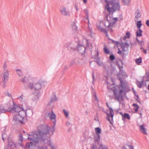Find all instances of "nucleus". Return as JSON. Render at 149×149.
Returning <instances> with one entry per match:
<instances>
[{
  "mask_svg": "<svg viewBox=\"0 0 149 149\" xmlns=\"http://www.w3.org/2000/svg\"><path fill=\"white\" fill-rule=\"evenodd\" d=\"M131 0H122L123 3L126 6H129L131 4Z\"/></svg>",
  "mask_w": 149,
  "mask_h": 149,
  "instance_id": "5701e85b",
  "label": "nucleus"
},
{
  "mask_svg": "<svg viewBox=\"0 0 149 149\" xmlns=\"http://www.w3.org/2000/svg\"><path fill=\"white\" fill-rule=\"evenodd\" d=\"M120 91L119 92L114 91H113L114 99L117 101H120L123 98L122 93L124 92H127L128 91L127 87L125 83L122 82L121 83L119 88Z\"/></svg>",
  "mask_w": 149,
  "mask_h": 149,
  "instance_id": "20e7f679",
  "label": "nucleus"
},
{
  "mask_svg": "<svg viewBox=\"0 0 149 149\" xmlns=\"http://www.w3.org/2000/svg\"><path fill=\"white\" fill-rule=\"evenodd\" d=\"M17 99L20 100L22 102L24 100V95L23 94H22L19 97H18Z\"/></svg>",
  "mask_w": 149,
  "mask_h": 149,
  "instance_id": "72a5a7b5",
  "label": "nucleus"
},
{
  "mask_svg": "<svg viewBox=\"0 0 149 149\" xmlns=\"http://www.w3.org/2000/svg\"><path fill=\"white\" fill-rule=\"evenodd\" d=\"M75 8L76 9V11H77L78 10V7L76 5H75Z\"/></svg>",
  "mask_w": 149,
  "mask_h": 149,
  "instance_id": "052dcab7",
  "label": "nucleus"
},
{
  "mask_svg": "<svg viewBox=\"0 0 149 149\" xmlns=\"http://www.w3.org/2000/svg\"><path fill=\"white\" fill-rule=\"evenodd\" d=\"M8 144L5 146V149H13L15 146V144L13 140L10 138H8Z\"/></svg>",
  "mask_w": 149,
  "mask_h": 149,
  "instance_id": "6e6552de",
  "label": "nucleus"
},
{
  "mask_svg": "<svg viewBox=\"0 0 149 149\" xmlns=\"http://www.w3.org/2000/svg\"><path fill=\"white\" fill-rule=\"evenodd\" d=\"M139 127L140 131L144 134L147 135V133L146 131V129L145 128L144 126L143 125H140Z\"/></svg>",
  "mask_w": 149,
  "mask_h": 149,
  "instance_id": "f8f14e48",
  "label": "nucleus"
},
{
  "mask_svg": "<svg viewBox=\"0 0 149 149\" xmlns=\"http://www.w3.org/2000/svg\"><path fill=\"white\" fill-rule=\"evenodd\" d=\"M7 80H5V81H3V88H5L6 86V83L7 81Z\"/></svg>",
  "mask_w": 149,
  "mask_h": 149,
  "instance_id": "de8ad7c7",
  "label": "nucleus"
},
{
  "mask_svg": "<svg viewBox=\"0 0 149 149\" xmlns=\"http://www.w3.org/2000/svg\"><path fill=\"white\" fill-rule=\"evenodd\" d=\"M118 52L117 53L118 54H120L121 53V51L118 48Z\"/></svg>",
  "mask_w": 149,
  "mask_h": 149,
  "instance_id": "680f3d73",
  "label": "nucleus"
},
{
  "mask_svg": "<svg viewBox=\"0 0 149 149\" xmlns=\"http://www.w3.org/2000/svg\"><path fill=\"white\" fill-rule=\"evenodd\" d=\"M92 78H93V81H92V83L93 84L94 83V80H95V76H94V74L93 73V72L92 74Z\"/></svg>",
  "mask_w": 149,
  "mask_h": 149,
  "instance_id": "8fccbe9b",
  "label": "nucleus"
},
{
  "mask_svg": "<svg viewBox=\"0 0 149 149\" xmlns=\"http://www.w3.org/2000/svg\"><path fill=\"white\" fill-rule=\"evenodd\" d=\"M127 119L128 120H130V118L128 113H125L123 114V120L124 119Z\"/></svg>",
  "mask_w": 149,
  "mask_h": 149,
  "instance_id": "393cba45",
  "label": "nucleus"
},
{
  "mask_svg": "<svg viewBox=\"0 0 149 149\" xmlns=\"http://www.w3.org/2000/svg\"><path fill=\"white\" fill-rule=\"evenodd\" d=\"M77 48L78 51L79 53L81 54H83L85 52L86 48L84 46L79 45L78 44Z\"/></svg>",
  "mask_w": 149,
  "mask_h": 149,
  "instance_id": "9d476101",
  "label": "nucleus"
},
{
  "mask_svg": "<svg viewBox=\"0 0 149 149\" xmlns=\"http://www.w3.org/2000/svg\"><path fill=\"white\" fill-rule=\"evenodd\" d=\"M113 25V24L110 22L107 19L104 23V26L109 28H110V27L111 26Z\"/></svg>",
  "mask_w": 149,
  "mask_h": 149,
  "instance_id": "a211bd4d",
  "label": "nucleus"
},
{
  "mask_svg": "<svg viewBox=\"0 0 149 149\" xmlns=\"http://www.w3.org/2000/svg\"><path fill=\"white\" fill-rule=\"evenodd\" d=\"M48 115L49 116L51 120H54V125L52 127H50L47 125H40L38 127V129L41 130L44 133H45L47 136L48 134L51 136L52 135L55 131V126L56 124V116L52 111L51 112H49Z\"/></svg>",
  "mask_w": 149,
  "mask_h": 149,
  "instance_id": "f03ea898",
  "label": "nucleus"
},
{
  "mask_svg": "<svg viewBox=\"0 0 149 149\" xmlns=\"http://www.w3.org/2000/svg\"><path fill=\"white\" fill-rule=\"evenodd\" d=\"M99 149H108L107 147L104 145L101 144L99 146Z\"/></svg>",
  "mask_w": 149,
  "mask_h": 149,
  "instance_id": "f704fd0d",
  "label": "nucleus"
},
{
  "mask_svg": "<svg viewBox=\"0 0 149 149\" xmlns=\"http://www.w3.org/2000/svg\"><path fill=\"white\" fill-rule=\"evenodd\" d=\"M22 136V134H20L19 136V139L20 141L21 142H22L23 141Z\"/></svg>",
  "mask_w": 149,
  "mask_h": 149,
  "instance_id": "37998d69",
  "label": "nucleus"
},
{
  "mask_svg": "<svg viewBox=\"0 0 149 149\" xmlns=\"http://www.w3.org/2000/svg\"><path fill=\"white\" fill-rule=\"evenodd\" d=\"M104 52L107 54H109V50L106 47L104 48Z\"/></svg>",
  "mask_w": 149,
  "mask_h": 149,
  "instance_id": "e433bc0d",
  "label": "nucleus"
},
{
  "mask_svg": "<svg viewBox=\"0 0 149 149\" xmlns=\"http://www.w3.org/2000/svg\"><path fill=\"white\" fill-rule=\"evenodd\" d=\"M100 135H97L96 136H95L94 139V141L95 142H97V143L100 140Z\"/></svg>",
  "mask_w": 149,
  "mask_h": 149,
  "instance_id": "bb28decb",
  "label": "nucleus"
},
{
  "mask_svg": "<svg viewBox=\"0 0 149 149\" xmlns=\"http://www.w3.org/2000/svg\"><path fill=\"white\" fill-rule=\"evenodd\" d=\"M97 56L95 57L94 58V61L96 63L100 66L103 65V62L100 61V58L98 57L99 54L98 52H97Z\"/></svg>",
  "mask_w": 149,
  "mask_h": 149,
  "instance_id": "9b49d317",
  "label": "nucleus"
},
{
  "mask_svg": "<svg viewBox=\"0 0 149 149\" xmlns=\"http://www.w3.org/2000/svg\"><path fill=\"white\" fill-rule=\"evenodd\" d=\"M143 42V40H141V41H138V42L141 45H142V43Z\"/></svg>",
  "mask_w": 149,
  "mask_h": 149,
  "instance_id": "603ef678",
  "label": "nucleus"
},
{
  "mask_svg": "<svg viewBox=\"0 0 149 149\" xmlns=\"http://www.w3.org/2000/svg\"><path fill=\"white\" fill-rule=\"evenodd\" d=\"M144 83V80L143 79L141 81H139L136 80V84L138 86L139 88H141L142 87V85Z\"/></svg>",
  "mask_w": 149,
  "mask_h": 149,
  "instance_id": "6ab92c4d",
  "label": "nucleus"
},
{
  "mask_svg": "<svg viewBox=\"0 0 149 149\" xmlns=\"http://www.w3.org/2000/svg\"><path fill=\"white\" fill-rule=\"evenodd\" d=\"M29 86L31 89H33L34 88L33 84L32 83H29Z\"/></svg>",
  "mask_w": 149,
  "mask_h": 149,
  "instance_id": "ea45409f",
  "label": "nucleus"
},
{
  "mask_svg": "<svg viewBox=\"0 0 149 149\" xmlns=\"http://www.w3.org/2000/svg\"><path fill=\"white\" fill-rule=\"evenodd\" d=\"M28 135L30 136L28 139L31 140V141L26 143V149H34L39 143L42 142L50 146L52 149L54 148V147L51 143L50 139L47 138L46 134L44 133L41 130L38 129V131L32 132L31 134Z\"/></svg>",
  "mask_w": 149,
  "mask_h": 149,
  "instance_id": "f257e3e1",
  "label": "nucleus"
},
{
  "mask_svg": "<svg viewBox=\"0 0 149 149\" xmlns=\"http://www.w3.org/2000/svg\"><path fill=\"white\" fill-rule=\"evenodd\" d=\"M143 52L145 53V54H146L147 53V51L145 49H143Z\"/></svg>",
  "mask_w": 149,
  "mask_h": 149,
  "instance_id": "e2e57ef3",
  "label": "nucleus"
},
{
  "mask_svg": "<svg viewBox=\"0 0 149 149\" xmlns=\"http://www.w3.org/2000/svg\"><path fill=\"white\" fill-rule=\"evenodd\" d=\"M97 27L99 31L104 32L106 34L107 36V32L106 29L102 28L100 25H97Z\"/></svg>",
  "mask_w": 149,
  "mask_h": 149,
  "instance_id": "f3484780",
  "label": "nucleus"
},
{
  "mask_svg": "<svg viewBox=\"0 0 149 149\" xmlns=\"http://www.w3.org/2000/svg\"><path fill=\"white\" fill-rule=\"evenodd\" d=\"M3 81H5V80H8L9 75V72L8 71H3Z\"/></svg>",
  "mask_w": 149,
  "mask_h": 149,
  "instance_id": "ddd939ff",
  "label": "nucleus"
},
{
  "mask_svg": "<svg viewBox=\"0 0 149 149\" xmlns=\"http://www.w3.org/2000/svg\"><path fill=\"white\" fill-rule=\"evenodd\" d=\"M95 131L97 135H100L101 132V128L99 127L95 128Z\"/></svg>",
  "mask_w": 149,
  "mask_h": 149,
  "instance_id": "a878e982",
  "label": "nucleus"
},
{
  "mask_svg": "<svg viewBox=\"0 0 149 149\" xmlns=\"http://www.w3.org/2000/svg\"><path fill=\"white\" fill-rule=\"evenodd\" d=\"M118 66L119 69L120 73H121L122 75H125L126 74L125 72L121 69V68H123V66H120V65H118Z\"/></svg>",
  "mask_w": 149,
  "mask_h": 149,
  "instance_id": "cd10ccee",
  "label": "nucleus"
},
{
  "mask_svg": "<svg viewBox=\"0 0 149 149\" xmlns=\"http://www.w3.org/2000/svg\"><path fill=\"white\" fill-rule=\"evenodd\" d=\"M63 112L65 116L66 117H68L69 114L68 112L66 111L65 109H63Z\"/></svg>",
  "mask_w": 149,
  "mask_h": 149,
  "instance_id": "c9c22d12",
  "label": "nucleus"
},
{
  "mask_svg": "<svg viewBox=\"0 0 149 149\" xmlns=\"http://www.w3.org/2000/svg\"><path fill=\"white\" fill-rule=\"evenodd\" d=\"M127 146H128L129 148L130 149L133 148V147L131 145H128Z\"/></svg>",
  "mask_w": 149,
  "mask_h": 149,
  "instance_id": "13d9d810",
  "label": "nucleus"
},
{
  "mask_svg": "<svg viewBox=\"0 0 149 149\" xmlns=\"http://www.w3.org/2000/svg\"><path fill=\"white\" fill-rule=\"evenodd\" d=\"M132 106L135 107L134 108V109L135 111V112L138 111V109L139 108L138 105L136 104L133 103L132 104Z\"/></svg>",
  "mask_w": 149,
  "mask_h": 149,
  "instance_id": "c85d7f7f",
  "label": "nucleus"
},
{
  "mask_svg": "<svg viewBox=\"0 0 149 149\" xmlns=\"http://www.w3.org/2000/svg\"><path fill=\"white\" fill-rule=\"evenodd\" d=\"M112 42L113 43L115 44H117V45L118 44V42L114 41V40H112Z\"/></svg>",
  "mask_w": 149,
  "mask_h": 149,
  "instance_id": "864d4df0",
  "label": "nucleus"
},
{
  "mask_svg": "<svg viewBox=\"0 0 149 149\" xmlns=\"http://www.w3.org/2000/svg\"><path fill=\"white\" fill-rule=\"evenodd\" d=\"M125 44L127 47H128L129 46V45L128 44V43L127 42H125Z\"/></svg>",
  "mask_w": 149,
  "mask_h": 149,
  "instance_id": "bf43d9fd",
  "label": "nucleus"
},
{
  "mask_svg": "<svg viewBox=\"0 0 149 149\" xmlns=\"http://www.w3.org/2000/svg\"><path fill=\"white\" fill-rule=\"evenodd\" d=\"M137 27L138 29L141 28L142 24H141V20L138 21L136 23Z\"/></svg>",
  "mask_w": 149,
  "mask_h": 149,
  "instance_id": "2f4dec72",
  "label": "nucleus"
},
{
  "mask_svg": "<svg viewBox=\"0 0 149 149\" xmlns=\"http://www.w3.org/2000/svg\"><path fill=\"white\" fill-rule=\"evenodd\" d=\"M21 81L24 84H25L27 83V81H26L25 79V77H24L23 78H22L21 79Z\"/></svg>",
  "mask_w": 149,
  "mask_h": 149,
  "instance_id": "4c0bfd02",
  "label": "nucleus"
},
{
  "mask_svg": "<svg viewBox=\"0 0 149 149\" xmlns=\"http://www.w3.org/2000/svg\"><path fill=\"white\" fill-rule=\"evenodd\" d=\"M60 11L61 14L63 16H69L70 15L69 11L67 10L65 7H63L61 8Z\"/></svg>",
  "mask_w": 149,
  "mask_h": 149,
  "instance_id": "1a4fd4ad",
  "label": "nucleus"
},
{
  "mask_svg": "<svg viewBox=\"0 0 149 149\" xmlns=\"http://www.w3.org/2000/svg\"><path fill=\"white\" fill-rule=\"evenodd\" d=\"M146 81H149V72H146Z\"/></svg>",
  "mask_w": 149,
  "mask_h": 149,
  "instance_id": "58836bf2",
  "label": "nucleus"
},
{
  "mask_svg": "<svg viewBox=\"0 0 149 149\" xmlns=\"http://www.w3.org/2000/svg\"><path fill=\"white\" fill-rule=\"evenodd\" d=\"M75 63V62L73 60L72 61L70 64V66H72Z\"/></svg>",
  "mask_w": 149,
  "mask_h": 149,
  "instance_id": "49530a36",
  "label": "nucleus"
},
{
  "mask_svg": "<svg viewBox=\"0 0 149 149\" xmlns=\"http://www.w3.org/2000/svg\"><path fill=\"white\" fill-rule=\"evenodd\" d=\"M105 70L108 74L111 70V67L109 64H105L104 65Z\"/></svg>",
  "mask_w": 149,
  "mask_h": 149,
  "instance_id": "dca6fc26",
  "label": "nucleus"
},
{
  "mask_svg": "<svg viewBox=\"0 0 149 149\" xmlns=\"http://www.w3.org/2000/svg\"><path fill=\"white\" fill-rule=\"evenodd\" d=\"M5 95L8 96V97L12 98V96L11 94H10L9 92L8 91L6 92L5 93Z\"/></svg>",
  "mask_w": 149,
  "mask_h": 149,
  "instance_id": "79ce46f5",
  "label": "nucleus"
},
{
  "mask_svg": "<svg viewBox=\"0 0 149 149\" xmlns=\"http://www.w3.org/2000/svg\"><path fill=\"white\" fill-rule=\"evenodd\" d=\"M106 104L107 106L109 108V113H107V119L109 122L111 124H112V122L111 121L110 119V117H111V120L112 121L113 120V117L114 114V112L112 108L110 107L107 103Z\"/></svg>",
  "mask_w": 149,
  "mask_h": 149,
  "instance_id": "0eeeda50",
  "label": "nucleus"
},
{
  "mask_svg": "<svg viewBox=\"0 0 149 149\" xmlns=\"http://www.w3.org/2000/svg\"><path fill=\"white\" fill-rule=\"evenodd\" d=\"M93 95L94 97H95V100H97V101H98V100L95 93H94V94H93Z\"/></svg>",
  "mask_w": 149,
  "mask_h": 149,
  "instance_id": "3c124183",
  "label": "nucleus"
},
{
  "mask_svg": "<svg viewBox=\"0 0 149 149\" xmlns=\"http://www.w3.org/2000/svg\"><path fill=\"white\" fill-rule=\"evenodd\" d=\"M38 149H48L46 147H39Z\"/></svg>",
  "mask_w": 149,
  "mask_h": 149,
  "instance_id": "5fc2aeb1",
  "label": "nucleus"
},
{
  "mask_svg": "<svg viewBox=\"0 0 149 149\" xmlns=\"http://www.w3.org/2000/svg\"><path fill=\"white\" fill-rule=\"evenodd\" d=\"M119 113H120L122 115V117H123V113L121 112H120Z\"/></svg>",
  "mask_w": 149,
  "mask_h": 149,
  "instance_id": "338daca9",
  "label": "nucleus"
},
{
  "mask_svg": "<svg viewBox=\"0 0 149 149\" xmlns=\"http://www.w3.org/2000/svg\"><path fill=\"white\" fill-rule=\"evenodd\" d=\"M142 31L140 29H139L136 32V37H140L142 36Z\"/></svg>",
  "mask_w": 149,
  "mask_h": 149,
  "instance_id": "aec40b11",
  "label": "nucleus"
},
{
  "mask_svg": "<svg viewBox=\"0 0 149 149\" xmlns=\"http://www.w3.org/2000/svg\"><path fill=\"white\" fill-rule=\"evenodd\" d=\"M6 107L8 108L7 109H5L3 106L2 105L0 106V114L1 113H5L6 111L12 112L13 111H14L16 112H18L21 111L22 110H23L19 104H16L13 101V104L11 106H7Z\"/></svg>",
  "mask_w": 149,
  "mask_h": 149,
  "instance_id": "7ed1b4c3",
  "label": "nucleus"
},
{
  "mask_svg": "<svg viewBox=\"0 0 149 149\" xmlns=\"http://www.w3.org/2000/svg\"><path fill=\"white\" fill-rule=\"evenodd\" d=\"M91 149H97V148L95 145L93 144L91 147Z\"/></svg>",
  "mask_w": 149,
  "mask_h": 149,
  "instance_id": "09e8293b",
  "label": "nucleus"
},
{
  "mask_svg": "<svg viewBox=\"0 0 149 149\" xmlns=\"http://www.w3.org/2000/svg\"><path fill=\"white\" fill-rule=\"evenodd\" d=\"M84 11L86 13V19L88 21V24H89V21L88 18V10L86 9H85L84 10Z\"/></svg>",
  "mask_w": 149,
  "mask_h": 149,
  "instance_id": "c756f323",
  "label": "nucleus"
},
{
  "mask_svg": "<svg viewBox=\"0 0 149 149\" xmlns=\"http://www.w3.org/2000/svg\"><path fill=\"white\" fill-rule=\"evenodd\" d=\"M127 38L126 36H124L123 38V39L124 40H125Z\"/></svg>",
  "mask_w": 149,
  "mask_h": 149,
  "instance_id": "774afa93",
  "label": "nucleus"
},
{
  "mask_svg": "<svg viewBox=\"0 0 149 149\" xmlns=\"http://www.w3.org/2000/svg\"><path fill=\"white\" fill-rule=\"evenodd\" d=\"M57 100V98L56 97V95H54L53 97H52L51 98V100L49 102L48 104V105H50V104L53 103L54 102L56 101Z\"/></svg>",
  "mask_w": 149,
  "mask_h": 149,
  "instance_id": "412c9836",
  "label": "nucleus"
},
{
  "mask_svg": "<svg viewBox=\"0 0 149 149\" xmlns=\"http://www.w3.org/2000/svg\"><path fill=\"white\" fill-rule=\"evenodd\" d=\"M15 70L19 76L21 77L22 75L23 72L21 69H16Z\"/></svg>",
  "mask_w": 149,
  "mask_h": 149,
  "instance_id": "b1692460",
  "label": "nucleus"
},
{
  "mask_svg": "<svg viewBox=\"0 0 149 149\" xmlns=\"http://www.w3.org/2000/svg\"><path fill=\"white\" fill-rule=\"evenodd\" d=\"M114 19L115 20V22H113V24L115 23L116 22V21L118 20V19L117 18H114Z\"/></svg>",
  "mask_w": 149,
  "mask_h": 149,
  "instance_id": "0e129e2a",
  "label": "nucleus"
},
{
  "mask_svg": "<svg viewBox=\"0 0 149 149\" xmlns=\"http://www.w3.org/2000/svg\"><path fill=\"white\" fill-rule=\"evenodd\" d=\"M146 24L148 26H149V20H146Z\"/></svg>",
  "mask_w": 149,
  "mask_h": 149,
  "instance_id": "6e6d98bb",
  "label": "nucleus"
},
{
  "mask_svg": "<svg viewBox=\"0 0 149 149\" xmlns=\"http://www.w3.org/2000/svg\"><path fill=\"white\" fill-rule=\"evenodd\" d=\"M135 62L137 64L140 65L142 62L141 58L139 57L138 58H136L135 60Z\"/></svg>",
  "mask_w": 149,
  "mask_h": 149,
  "instance_id": "7c9ffc66",
  "label": "nucleus"
},
{
  "mask_svg": "<svg viewBox=\"0 0 149 149\" xmlns=\"http://www.w3.org/2000/svg\"><path fill=\"white\" fill-rule=\"evenodd\" d=\"M76 21H74L71 24V26L72 29L73 30H75L76 31L77 29V27L76 25Z\"/></svg>",
  "mask_w": 149,
  "mask_h": 149,
  "instance_id": "4be33fe9",
  "label": "nucleus"
},
{
  "mask_svg": "<svg viewBox=\"0 0 149 149\" xmlns=\"http://www.w3.org/2000/svg\"><path fill=\"white\" fill-rule=\"evenodd\" d=\"M42 87L40 83L39 82L35 84L34 88L36 91H39L40 90Z\"/></svg>",
  "mask_w": 149,
  "mask_h": 149,
  "instance_id": "2eb2a0df",
  "label": "nucleus"
},
{
  "mask_svg": "<svg viewBox=\"0 0 149 149\" xmlns=\"http://www.w3.org/2000/svg\"><path fill=\"white\" fill-rule=\"evenodd\" d=\"M109 59L111 61H113L115 59V57L113 55H111L109 56Z\"/></svg>",
  "mask_w": 149,
  "mask_h": 149,
  "instance_id": "a19ab883",
  "label": "nucleus"
},
{
  "mask_svg": "<svg viewBox=\"0 0 149 149\" xmlns=\"http://www.w3.org/2000/svg\"><path fill=\"white\" fill-rule=\"evenodd\" d=\"M126 36L127 38H129L130 37V33L129 32H127L126 33L125 36Z\"/></svg>",
  "mask_w": 149,
  "mask_h": 149,
  "instance_id": "a18cd8bd",
  "label": "nucleus"
},
{
  "mask_svg": "<svg viewBox=\"0 0 149 149\" xmlns=\"http://www.w3.org/2000/svg\"><path fill=\"white\" fill-rule=\"evenodd\" d=\"M70 125V123L68 122H67L66 123V125L67 126H69Z\"/></svg>",
  "mask_w": 149,
  "mask_h": 149,
  "instance_id": "4d7b16f0",
  "label": "nucleus"
},
{
  "mask_svg": "<svg viewBox=\"0 0 149 149\" xmlns=\"http://www.w3.org/2000/svg\"><path fill=\"white\" fill-rule=\"evenodd\" d=\"M23 110H22L21 111L18 112L19 114L15 115L13 117V121L16 124H22L24 123L23 121L24 117L23 116H21L20 115L21 112H23L25 114L26 116L27 115V113L28 111L27 110H25L22 107Z\"/></svg>",
  "mask_w": 149,
  "mask_h": 149,
  "instance_id": "423d86ee",
  "label": "nucleus"
},
{
  "mask_svg": "<svg viewBox=\"0 0 149 149\" xmlns=\"http://www.w3.org/2000/svg\"><path fill=\"white\" fill-rule=\"evenodd\" d=\"M135 21L136 22V21H137L141 17V12L137 10V11L135 13Z\"/></svg>",
  "mask_w": 149,
  "mask_h": 149,
  "instance_id": "4468645a",
  "label": "nucleus"
},
{
  "mask_svg": "<svg viewBox=\"0 0 149 149\" xmlns=\"http://www.w3.org/2000/svg\"><path fill=\"white\" fill-rule=\"evenodd\" d=\"M84 3H86L87 2V0H83Z\"/></svg>",
  "mask_w": 149,
  "mask_h": 149,
  "instance_id": "69168bd1",
  "label": "nucleus"
},
{
  "mask_svg": "<svg viewBox=\"0 0 149 149\" xmlns=\"http://www.w3.org/2000/svg\"><path fill=\"white\" fill-rule=\"evenodd\" d=\"M6 137V135L5 134L3 133L2 134V139L3 141L4 140Z\"/></svg>",
  "mask_w": 149,
  "mask_h": 149,
  "instance_id": "c03bdc74",
  "label": "nucleus"
},
{
  "mask_svg": "<svg viewBox=\"0 0 149 149\" xmlns=\"http://www.w3.org/2000/svg\"><path fill=\"white\" fill-rule=\"evenodd\" d=\"M105 1L107 4L106 8L110 13L115 10H120V6L118 2L116 3L114 1H107V0H105Z\"/></svg>",
  "mask_w": 149,
  "mask_h": 149,
  "instance_id": "39448f33",
  "label": "nucleus"
},
{
  "mask_svg": "<svg viewBox=\"0 0 149 149\" xmlns=\"http://www.w3.org/2000/svg\"><path fill=\"white\" fill-rule=\"evenodd\" d=\"M3 71H8L7 69V65L6 64V62L4 63V65L3 67Z\"/></svg>",
  "mask_w": 149,
  "mask_h": 149,
  "instance_id": "473e14b6",
  "label": "nucleus"
}]
</instances>
